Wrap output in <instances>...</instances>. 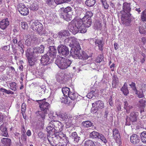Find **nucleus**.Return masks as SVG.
Instances as JSON below:
<instances>
[{
	"label": "nucleus",
	"instance_id": "obj_1",
	"mask_svg": "<svg viewBox=\"0 0 146 146\" xmlns=\"http://www.w3.org/2000/svg\"><path fill=\"white\" fill-rule=\"evenodd\" d=\"M131 9L130 3L125 2L123 4L122 10L120 11L122 23L126 25H128L131 22L130 17L131 14L129 13Z\"/></svg>",
	"mask_w": 146,
	"mask_h": 146
},
{
	"label": "nucleus",
	"instance_id": "obj_2",
	"mask_svg": "<svg viewBox=\"0 0 146 146\" xmlns=\"http://www.w3.org/2000/svg\"><path fill=\"white\" fill-rule=\"evenodd\" d=\"M68 27L70 31L73 34L78 32L84 33L86 31L83 21L81 19L77 20L75 23L70 24Z\"/></svg>",
	"mask_w": 146,
	"mask_h": 146
},
{
	"label": "nucleus",
	"instance_id": "obj_3",
	"mask_svg": "<svg viewBox=\"0 0 146 146\" xmlns=\"http://www.w3.org/2000/svg\"><path fill=\"white\" fill-rule=\"evenodd\" d=\"M63 125L60 122L57 120H52L50 122L46 128V131L49 134H52L56 132L59 133L63 129Z\"/></svg>",
	"mask_w": 146,
	"mask_h": 146
},
{
	"label": "nucleus",
	"instance_id": "obj_4",
	"mask_svg": "<svg viewBox=\"0 0 146 146\" xmlns=\"http://www.w3.org/2000/svg\"><path fill=\"white\" fill-rule=\"evenodd\" d=\"M46 99L36 100V102L39 104V107L41 111H38L35 112L37 116H40L43 120L45 118V114L49 111V109L50 107V104L45 101Z\"/></svg>",
	"mask_w": 146,
	"mask_h": 146
},
{
	"label": "nucleus",
	"instance_id": "obj_5",
	"mask_svg": "<svg viewBox=\"0 0 146 146\" xmlns=\"http://www.w3.org/2000/svg\"><path fill=\"white\" fill-rule=\"evenodd\" d=\"M55 62L59 68L61 69H65L70 66L72 63V61L69 59L60 57L57 58Z\"/></svg>",
	"mask_w": 146,
	"mask_h": 146
},
{
	"label": "nucleus",
	"instance_id": "obj_6",
	"mask_svg": "<svg viewBox=\"0 0 146 146\" xmlns=\"http://www.w3.org/2000/svg\"><path fill=\"white\" fill-rule=\"evenodd\" d=\"M138 113L133 111L130 113L128 116H127L126 119L125 125H130L131 123L133 125H137L138 123Z\"/></svg>",
	"mask_w": 146,
	"mask_h": 146
},
{
	"label": "nucleus",
	"instance_id": "obj_7",
	"mask_svg": "<svg viewBox=\"0 0 146 146\" xmlns=\"http://www.w3.org/2000/svg\"><path fill=\"white\" fill-rule=\"evenodd\" d=\"M31 28L34 31H37L40 35L44 34L43 27L42 24L39 22L33 23L31 25Z\"/></svg>",
	"mask_w": 146,
	"mask_h": 146
},
{
	"label": "nucleus",
	"instance_id": "obj_8",
	"mask_svg": "<svg viewBox=\"0 0 146 146\" xmlns=\"http://www.w3.org/2000/svg\"><path fill=\"white\" fill-rule=\"evenodd\" d=\"M44 46L43 45L34 48L32 54V57L35 59L44 52Z\"/></svg>",
	"mask_w": 146,
	"mask_h": 146
},
{
	"label": "nucleus",
	"instance_id": "obj_9",
	"mask_svg": "<svg viewBox=\"0 0 146 146\" xmlns=\"http://www.w3.org/2000/svg\"><path fill=\"white\" fill-rule=\"evenodd\" d=\"M58 53L60 56H66L69 53V50L68 47L65 45L60 44L57 47Z\"/></svg>",
	"mask_w": 146,
	"mask_h": 146
},
{
	"label": "nucleus",
	"instance_id": "obj_10",
	"mask_svg": "<svg viewBox=\"0 0 146 146\" xmlns=\"http://www.w3.org/2000/svg\"><path fill=\"white\" fill-rule=\"evenodd\" d=\"M81 49L80 44L72 47L70 53L72 57L75 58H77L78 55L80 53Z\"/></svg>",
	"mask_w": 146,
	"mask_h": 146
},
{
	"label": "nucleus",
	"instance_id": "obj_11",
	"mask_svg": "<svg viewBox=\"0 0 146 146\" xmlns=\"http://www.w3.org/2000/svg\"><path fill=\"white\" fill-rule=\"evenodd\" d=\"M67 42L69 43V45L71 47L80 44L77 38L74 37H70L65 39L64 43Z\"/></svg>",
	"mask_w": 146,
	"mask_h": 146
},
{
	"label": "nucleus",
	"instance_id": "obj_12",
	"mask_svg": "<svg viewBox=\"0 0 146 146\" xmlns=\"http://www.w3.org/2000/svg\"><path fill=\"white\" fill-rule=\"evenodd\" d=\"M51 57L47 53L42 57L41 62L44 65H47L53 61L54 59H51Z\"/></svg>",
	"mask_w": 146,
	"mask_h": 146
},
{
	"label": "nucleus",
	"instance_id": "obj_13",
	"mask_svg": "<svg viewBox=\"0 0 146 146\" xmlns=\"http://www.w3.org/2000/svg\"><path fill=\"white\" fill-rule=\"evenodd\" d=\"M58 133L57 135H54L53 137H50L48 139L50 144L52 146H57L59 143Z\"/></svg>",
	"mask_w": 146,
	"mask_h": 146
},
{
	"label": "nucleus",
	"instance_id": "obj_14",
	"mask_svg": "<svg viewBox=\"0 0 146 146\" xmlns=\"http://www.w3.org/2000/svg\"><path fill=\"white\" fill-rule=\"evenodd\" d=\"M17 9L21 15H26L29 13L28 8L22 3L18 5L17 6Z\"/></svg>",
	"mask_w": 146,
	"mask_h": 146
},
{
	"label": "nucleus",
	"instance_id": "obj_15",
	"mask_svg": "<svg viewBox=\"0 0 146 146\" xmlns=\"http://www.w3.org/2000/svg\"><path fill=\"white\" fill-rule=\"evenodd\" d=\"M59 140H60V143H62L64 146H66L69 141L68 140V138L66 135L63 134L62 132H60L58 133Z\"/></svg>",
	"mask_w": 146,
	"mask_h": 146
},
{
	"label": "nucleus",
	"instance_id": "obj_16",
	"mask_svg": "<svg viewBox=\"0 0 146 146\" xmlns=\"http://www.w3.org/2000/svg\"><path fill=\"white\" fill-rule=\"evenodd\" d=\"M48 52H47V54L51 57V59L55 58L57 50L56 48L54 46H50L49 47Z\"/></svg>",
	"mask_w": 146,
	"mask_h": 146
},
{
	"label": "nucleus",
	"instance_id": "obj_17",
	"mask_svg": "<svg viewBox=\"0 0 146 146\" xmlns=\"http://www.w3.org/2000/svg\"><path fill=\"white\" fill-rule=\"evenodd\" d=\"M20 36H17L13 38L12 41L14 44H17L18 47L24 46L23 40L20 38Z\"/></svg>",
	"mask_w": 146,
	"mask_h": 146
},
{
	"label": "nucleus",
	"instance_id": "obj_18",
	"mask_svg": "<svg viewBox=\"0 0 146 146\" xmlns=\"http://www.w3.org/2000/svg\"><path fill=\"white\" fill-rule=\"evenodd\" d=\"M0 129L1 132V134L2 136L7 137L9 135L7 132V128L6 126V123H4L0 127Z\"/></svg>",
	"mask_w": 146,
	"mask_h": 146
},
{
	"label": "nucleus",
	"instance_id": "obj_19",
	"mask_svg": "<svg viewBox=\"0 0 146 146\" xmlns=\"http://www.w3.org/2000/svg\"><path fill=\"white\" fill-rule=\"evenodd\" d=\"M140 139L138 135L135 134L132 135L130 137V141L133 144H138L140 141Z\"/></svg>",
	"mask_w": 146,
	"mask_h": 146
},
{
	"label": "nucleus",
	"instance_id": "obj_20",
	"mask_svg": "<svg viewBox=\"0 0 146 146\" xmlns=\"http://www.w3.org/2000/svg\"><path fill=\"white\" fill-rule=\"evenodd\" d=\"M56 115L58 117L60 118L61 121H64V122L67 119L68 114L65 112H61L59 113H56Z\"/></svg>",
	"mask_w": 146,
	"mask_h": 146
},
{
	"label": "nucleus",
	"instance_id": "obj_21",
	"mask_svg": "<svg viewBox=\"0 0 146 146\" xmlns=\"http://www.w3.org/2000/svg\"><path fill=\"white\" fill-rule=\"evenodd\" d=\"M9 24L8 19L6 18L0 21V28L2 29H5Z\"/></svg>",
	"mask_w": 146,
	"mask_h": 146
},
{
	"label": "nucleus",
	"instance_id": "obj_22",
	"mask_svg": "<svg viewBox=\"0 0 146 146\" xmlns=\"http://www.w3.org/2000/svg\"><path fill=\"white\" fill-rule=\"evenodd\" d=\"M95 42L96 44L98 47L99 49L101 51H102L103 50V47L104 44L102 39H102H96L95 40Z\"/></svg>",
	"mask_w": 146,
	"mask_h": 146
},
{
	"label": "nucleus",
	"instance_id": "obj_23",
	"mask_svg": "<svg viewBox=\"0 0 146 146\" xmlns=\"http://www.w3.org/2000/svg\"><path fill=\"white\" fill-rule=\"evenodd\" d=\"M60 16L61 18L68 21L71 20L72 18V16L71 15L61 13Z\"/></svg>",
	"mask_w": 146,
	"mask_h": 146
},
{
	"label": "nucleus",
	"instance_id": "obj_24",
	"mask_svg": "<svg viewBox=\"0 0 146 146\" xmlns=\"http://www.w3.org/2000/svg\"><path fill=\"white\" fill-rule=\"evenodd\" d=\"M95 105L97 108L99 110L102 109L104 108V103L101 100H99L97 101L94 103L92 104V105Z\"/></svg>",
	"mask_w": 146,
	"mask_h": 146
},
{
	"label": "nucleus",
	"instance_id": "obj_25",
	"mask_svg": "<svg viewBox=\"0 0 146 146\" xmlns=\"http://www.w3.org/2000/svg\"><path fill=\"white\" fill-rule=\"evenodd\" d=\"M88 56L87 54L84 51H83L81 53H80L77 58L81 59L84 60H86L88 59Z\"/></svg>",
	"mask_w": 146,
	"mask_h": 146
},
{
	"label": "nucleus",
	"instance_id": "obj_26",
	"mask_svg": "<svg viewBox=\"0 0 146 146\" xmlns=\"http://www.w3.org/2000/svg\"><path fill=\"white\" fill-rule=\"evenodd\" d=\"M1 142L4 146H10L11 140L9 138H4L1 139Z\"/></svg>",
	"mask_w": 146,
	"mask_h": 146
},
{
	"label": "nucleus",
	"instance_id": "obj_27",
	"mask_svg": "<svg viewBox=\"0 0 146 146\" xmlns=\"http://www.w3.org/2000/svg\"><path fill=\"white\" fill-rule=\"evenodd\" d=\"M69 34V33L68 31L66 30H62L58 33V37L61 38L63 37L68 36Z\"/></svg>",
	"mask_w": 146,
	"mask_h": 146
},
{
	"label": "nucleus",
	"instance_id": "obj_28",
	"mask_svg": "<svg viewBox=\"0 0 146 146\" xmlns=\"http://www.w3.org/2000/svg\"><path fill=\"white\" fill-rule=\"evenodd\" d=\"M120 90L125 96H127L129 94V92L127 89V85L126 83H124L123 86L120 89Z\"/></svg>",
	"mask_w": 146,
	"mask_h": 146
},
{
	"label": "nucleus",
	"instance_id": "obj_29",
	"mask_svg": "<svg viewBox=\"0 0 146 146\" xmlns=\"http://www.w3.org/2000/svg\"><path fill=\"white\" fill-rule=\"evenodd\" d=\"M132 108V106L129 105L127 101H126L124 102L123 108L126 110V112L127 113H129L130 110Z\"/></svg>",
	"mask_w": 146,
	"mask_h": 146
},
{
	"label": "nucleus",
	"instance_id": "obj_30",
	"mask_svg": "<svg viewBox=\"0 0 146 146\" xmlns=\"http://www.w3.org/2000/svg\"><path fill=\"white\" fill-rule=\"evenodd\" d=\"M113 136L115 139H119L120 138V134L117 129L114 128L113 130Z\"/></svg>",
	"mask_w": 146,
	"mask_h": 146
},
{
	"label": "nucleus",
	"instance_id": "obj_31",
	"mask_svg": "<svg viewBox=\"0 0 146 146\" xmlns=\"http://www.w3.org/2000/svg\"><path fill=\"white\" fill-rule=\"evenodd\" d=\"M62 91L65 97H68L71 92L70 89L66 87L62 88Z\"/></svg>",
	"mask_w": 146,
	"mask_h": 146
},
{
	"label": "nucleus",
	"instance_id": "obj_32",
	"mask_svg": "<svg viewBox=\"0 0 146 146\" xmlns=\"http://www.w3.org/2000/svg\"><path fill=\"white\" fill-rule=\"evenodd\" d=\"M73 117L71 116H68L67 119L65 122L67 127H69L72 125V120L74 119Z\"/></svg>",
	"mask_w": 146,
	"mask_h": 146
},
{
	"label": "nucleus",
	"instance_id": "obj_33",
	"mask_svg": "<svg viewBox=\"0 0 146 146\" xmlns=\"http://www.w3.org/2000/svg\"><path fill=\"white\" fill-rule=\"evenodd\" d=\"M100 133L96 131H93L89 135V137L90 138L93 139L98 138Z\"/></svg>",
	"mask_w": 146,
	"mask_h": 146
},
{
	"label": "nucleus",
	"instance_id": "obj_34",
	"mask_svg": "<svg viewBox=\"0 0 146 146\" xmlns=\"http://www.w3.org/2000/svg\"><path fill=\"white\" fill-rule=\"evenodd\" d=\"M96 0H86L85 2V4L88 7L93 6L95 4Z\"/></svg>",
	"mask_w": 146,
	"mask_h": 146
},
{
	"label": "nucleus",
	"instance_id": "obj_35",
	"mask_svg": "<svg viewBox=\"0 0 146 146\" xmlns=\"http://www.w3.org/2000/svg\"><path fill=\"white\" fill-rule=\"evenodd\" d=\"M84 21L83 22L84 25L85 27H90L92 24V19H85Z\"/></svg>",
	"mask_w": 146,
	"mask_h": 146
},
{
	"label": "nucleus",
	"instance_id": "obj_36",
	"mask_svg": "<svg viewBox=\"0 0 146 146\" xmlns=\"http://www.w3.org/2000/svg\"><path fill=\"white\" fill-rule=\"evenodd\" d=\"M78 96V94L77 93L71 91L68 97H69L71 100H74L77 98Z\"/></svg>",
	"mask_w": 146,
	"mask_h": 146
},
{
	"label": "nucleus",
	"instance_id": "obj_37",
	"mask_svg": "<svg viewBox=\"0 0 146 146\" xmlns=\"http://www.w3.org/2000/svg\"><path fill=\"white\" fill-rule=\"evenodd\" d=\"M72 8L70 7H68L64 9V10L61 13L71 15Z\"/></svg>",
	"mask_w": 146,
	"mask_h": 146
},
{
	"label": "nucleus",
	"instance_id": "obj_38",
	"mask_svg": "<svg viewBox=\"0 0 146 146\" xmlns=\"http://www.w3.org/2000/svg\"><path fill=\"white\" fill-rule=\"evenodd\" d=\"M141 137L142 142L146 143V131H143L141 133Z\"/></svg>",
	"mask_w": 146,
	"mask_h": 146
},
{
	"label": "nucleus",
	"instance_id": "obj_39",
	"mask_svg": "<svg viewBox=\"0 0 146 146\" xmlns=\"http://www.w3.org/2000/svg\"><path fill=\"white\" fill-rule=\"evenodd\" d=\"M145 100H141L137 103V106L139 108H145Z\"/></svg>",
	"mask_w": 146,
	"mask_h": 146
},
{
	"label": "nucleus",
	"instance_id": "obj_40",
	"mask_svg": "<svg viewBox=\"0 0 146 146\" xmlns=\"http://www.w3.org/2000/svg\"><path fill=\"white\" fill-rule=\"evenodd\" d=\"M93 15V13L91 11H88L86 12V15L83 18V20L85 19H91V18Z\"/></svg>",
	"mask_w": 146,
	"mask_h": 146
},
{
	"label": "nucleus",
	"instance_id": "obj_41",
	"mask_svg": "<svg viewBox=\"0 0 146 146\" xmlns=\"http://www.w3.org/2000/svg\"><path fill=\"white\" fill-rule=\"evenodd\" d=\"M85 146H95L94 143L92 140H88L84 142Z\"/></svg>",
	"mask_w": 146,
	"mask_h": 146
},
{
	"label": "nucleus",
	"instance_id": "obj_42",
	"mask_svg": "<svg viewBox=\"0 0 146 146\" xmlns=\"http://www.w3.org/2000/svg\"><path fill=\"white\" fill-rule=\"evenodd\" d=\"M82 124L84 127H88L91 126L92 125L93 123L90 121H87L82 122Z\"/></svg>",
	"mask_w": 146,
	"mask_h": 146
},
{
	"label": "nucleus",
	"instance_id": "obj_43",
	"mask_svg": "<svg viewBox=\"0 0 146 146\" xmlns=\"http://www.w3.org/2000/svg\"><path fill=\"white\" fill-rule=\"evenodd\" d=\"M32 41L30 36V35H28L27 36V39L25 41V43L26 45L29 46L31 45Z\"/></svg>",
	"mask_w": 146,
	"mask_h": 146
},
{
	"label": "nucleus",
	"instance_id": "obj_44",
	"mask_svg": "<svg viewBox=\"0 0 146 146\" xmlns=\"http://www.w3.org/2000/svg\"><path fill=\"white\" fill-rule=\"evenodd\" d=\"M29 8L32 10L36 11L38 9V6L36 3H33L30 5Z\"/></svg>",
	"mask_w": 146,
	"mask_h": 146
},
{
	"label": "nucleus",
	"instance_id": "obj_45",
	"mask_svg": "<svg viewBox=\"0 0 146 146\" xmlns=\"http://www.w3.org/2000/svg\"><path fill=\"white\" fill-rule=\"evenodd\" d=\"M141 18L142 21H146V9L142 12L141 15Z\"/></svg>",
	"mask_w": 146,
	"mask_h": 146
},
{
	"label": "nucleus",
	"instance_id": "obj_46",
	"mask_svg": "<svg viewBox=\"0 0 146 146\" xmlns=\"http://www.w3.org/2000/svg\"><path fill=\"white\" fill-rule=\"evenodd\" d=\"M118 82V79L117 76L116 75H114L113 78L112 85H113V84H114V87H116V85L117 84Z\"/></svg>",
	"mask_w": 146,
	"mask_h": 146
},
{
	"label": "nucleus",
	"instance_id": "obj_47",
	"mask_svg": "<svg viewBox=\"0 0 146 146\" xmlns=\"http://www.w3.org/2000/svg\"><path fill=\"white\" fill-rule=\"evenodd\" d=\"M0 91L2 92L5 93L7 94H14V92L10 90H7L3 88H0Z\"/></svg>",
	"mask_w": 146,
	"mask_h": 146
},
{
	"label": "nucleus",
	"instance_id": "obj_48",
	"mask_svg": "<svg viewBox=\"0 0 146 146\" xmlns=\"http://www.w3.org/2000/svg\"><path fill=\"white\" fill-rule=\"evenodd\" d=\"M16 85V84L15 82H12L10 83V88L12 90L15 91L17 89Z\"/></svg>",
	"mask_w": 146,
	"mask_h": 146
},
{
	"label": "nucleus",
	"instance_id": "obj_49",
	"mask_svg": "<svg viewBox=\"0 0 146 146\" xmlns=\"http://www.w3.org/2000/svg\"><path fill=\"white\" fill-rule=\"evenodd\" d=\"M135 94L137 95L138 97L140 98H143L144 97V95L142 91H140L136 90L135 91Z\"/></svg>",
	"mask_w": 146,
	"mask_h": 146
},
{
	"label": "nucleus",
	"instance_id": "obj_50",
	"mask_svg": "<svg viewBox=\"0 0 146 146\" xmlns=\"http://www.w3.org/2000/svg\"><path fill=\"white\" fill-rule=\"evenodd\" d=\"M99 110L98 109V108L95 105H92V107L91 109V112L93 113H96L98 110Z\"/></svg>",
	"mask_w": 146,
	"mask_h": 146
},
{
	"label": "nucleus",
	"instance_id": "obj_51",
	"mask_svg": "<svg viewBox=\"0 0 146 146\" xmlns=\"http://www.w3.org/2000/svg\"><path fill=\"white\" fill-rule=\"evenodd\" d=\"M101 2H102L104 8L105 9H108L109 7V5L107 3L106 0H101Z\"/></svg>",
	"mask_w": 146,
	"mask_h": 146
},
{
	"label": "nucleus",
	"instance_id": "obj_52",
	"mask_svg": "<svg viewBox=\"0 0 146 146\" xmlns=\"http://www.w3.org/2000/svg\"><path fill=\"white\" fill-rule=\"evenodd\" d=\"M98 138L100 139L103 142L105 143H106L107 142V141L105 137L101 134H100Z\"/></svg>",
	"mask_w": 146,
	"mask_h": 146
},
{
	"label": "nucleus",
	"instance_id": "obj_53",
	"mask_svg": "<svg viewBox=\"0 0 146 146\" xmlns=\"http://www.w3.org/2000/svg\"><path fill=\"white\" fill-rule=\"evenodd\" d=\"M21 25L22 28L24 29H27L28 28V25L25 22H23L21 23Z\"/></svg>",
	"mask_w": 146,
	"mask_h": 146
},
{
	"label": "nucleus",
	"instance_id": "obj_54",
	"mask_svg": "<svg viewBox=\"0 0 146 146\" xmlns=\"http://www.w3.org/2000/svg\"><path fill=\"white\" fill-rule=\"evenodd\" d=\"M95 92L92 90L86 96L89 99H91L92 98L93 96H94Z\"/></svg>",
	"mask_w": 146,
	"mask_h": 146
},
{
	"label": "nucleus",
	"instance_id": "obj_55",
	"mask_svg": "<svg viewBox=\"0 0 146 146\" xmlns=\"http://www.w3.org/2000/svg\"><path fill=\"white\" fill-rule=\"evenodd\" d=\"M101 27V23L98 22H95L94 24V28L97 29H100Z\"/></svg>",
	"mask_w": 146,
	"mask_h": 146
},
{
	"label": "nucleus",
	"instance_id": "obj_56",
	"mask_svg": "<svg viewBox=\"0 0 146 146\" xmlns=\"http://www.w3.org/2000/svg\"><path fill=\"white\" fill-rule=\"evenodd\" d=\"M46 90V86H43L42 87H40L39 89V93H40L41 94H44Z\"/></svg>",
	"mask_w": 146,
	"mask_h": 146
},
{
	"label": "nucleus",
	"instance_id": "obj_57",
	"mask_svg": "<svg viewBox=\"0 0 146 146\" xmlns=\"http://www.w3.org/2000/svg\"><path fill=\"white\" fill-rule=\"evenodd\" d=\"M78 136V134L76 132H74L72 133L70 135V137L72 139H74V140Z\"/></svg>",
	"mask_w": 146,
	"mask_h": 146
},
{
	"label": "nucleus",
	"instance_id": "obj_58",
	"mask_svg": "<svg viewBox=\"0 0 146 146\" xmlns=\"http://www.w3.org/2000/svg\"><path fill=\"white\" fill-rule=\"evenodd\" d=\"M103 59V57L102 55H100L98 56L96 60V61L97 63H100L102 61Z\"/></svg>",
	"mask_w": 146,
	"mask_h": 146
},
{
	"label": "nucleus",
	"instance_id": "obj_59",
	"mask_svg": "<svg viewBox=\"0 0 146 146\" xmlns=\"http://www.w3.org/2000/svg\"><path fill=\"white\" fill-rule=\"evenodd\" d=\"M31 39L32 40L34 41H37L38 38L37 37V36L35 35H30Z\"/></svg>",
	"mask_w": 146,
	"mask_h": 146
},
{
	"label": "nucleus",
	"instance_id": "obj_60",
	"mask_svg": "<svg viewBox=\"0 0 146 146\" xmlns=\"http://www.w3.org/2000/svg\"><path fill=\"white\" fill-rule=\"evenodd\" d=\"M74 141L76 143H82V142L81 138L78 136L74 140Z\"/></svg>",
	"mask_w": 146,
	"mask_h": 146
},
{
	"label": "nucleus",
	"instance_id": "obj_61",
	"mask_svg": "<svg viewBox=\"0 0 146 146\" xmlns=\"http://www.w3.org/2000/svg\"><path fill=\"white\" fill-rule=\"evenodd\" d=\"M62 74L61 73H59L56 76L57 80V81L60 82L62 80L63 78L62 77Z\"/></svg>",
	"mask_w": 146,
	"mask_h": 146
},
{
	"label": "nucleus",
	"instance_id": "obj_62",
	"mask_svg": "<svg viewBox=\"0 0 146 146\" xmlns=\"http://www.w3.org/2000/svg\"><path fill=\"white\" fill-rule=\"evenodd\" d=\"M68 97H66V98H64L62 97V99H61V102H64V103L66 104H68L70 102H69L68 101Z\"/></svg>",
	"mask_w": 146,
	"mask_h": 146
},
{
	"label": "nucleus",
	"instance_id": "obj_63",
	"mask_svg": "<svg viewBox=\"0 0 146 146\" xmlns=\"http://www.w3.org/2000/svg\"><path fill=\"white\" fill-rule=\"evenodd\" d=\"M46 3L49 5H51L55 3L54 0H46Z\"/></svg>",
	"mask_w": 146,
	"mask_h": 146
},
{
	"label": "nucleus",
	"instance_id": "obj_64",
	"mask_svg": "<svg viewBox=\"0 0 146 146\" xmlns=\"http://www.w3.org/2000/svg\"><path fill=\"white\" fill-rule=\"evenodd\" d=\"M87 60H86L85 61V63H86V64H91L93 61L92 58L90 57H89V56H88V59Z\"/></svg>",
	"mask_w": 146,
	"mask_h": 146
}]
</instances>
